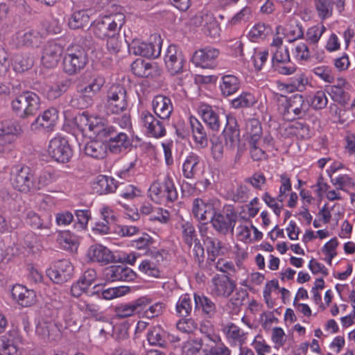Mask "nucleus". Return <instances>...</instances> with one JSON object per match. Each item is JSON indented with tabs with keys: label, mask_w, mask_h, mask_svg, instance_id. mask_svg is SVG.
<instances>
[{
	"label": "nucleus",
	"mask_w": 355,
	"mask_h": 355,
	"mask_svg": "<svg viewBox=\"0 0 355 355\" xmlns=\"http://www.w3.org/2000/svg\"><path fill=\"white\" fill-rule=\"evenodd\" d=\"M86 125L93 135L108 142L109 149L113 153H120L131 146L127 132L121 131L116 127L109 126L101 119L89 118Z\"/></svg>",
	"instance_id": "obj_1"
},
{
	"label": "nucleus",
	"mask_w": 355,
	"mask_h": 355,
	"mask_svg": "<svg viewBox=\"0 0 355 355\" xmlns=\"http://www.w3.org/2000/svg\"><path fill=\"white\" fill-rule=\"evenodd\" d=\"M124 22L125 15L117 10L115 13L110 12L94 21L92 25V31L100 39L116 36L119 34Z\"/></svg>",
	"instance_id": "obj_2"
},
{
	"label": "nucleus",
	"mask_w": 355,
	"mask_h": 355,
	"mask_svg": "<svg viewBox=\"0 0 355 355\" xmlns=\"http://www.w3.org/2000/svg\"><path fill=\"white\" fill-rule=\"evenodd\" d=\"M149 195L159 204L174 202L178 196L173 181L168 175L155 181L149 188Z\"/></svg>",
	"instance_id": "obj_3"
},
{
	"label": "nucleus",
	"mask_w": 355,
	"mask_h": 355,
	"mask_svg": "<svg viewBox=\"0 0 355 355\" xmlns=\"http://www.w3.org/2000/svg\"><path fill=\"white\" fill-rule=\"evenodd\" d=\"M12 111L20 118L34 115L40 109V97L34 92H25L11 102Z\"/></svg>",
	"instance_id": "obj_4"
},
{
	"label": "nucleus",
	"mask_w": 355,
	"mask_h": 355,
	"mask_svg": "<svg viewBox=\"0 0 355 355\" xmlns=\"http://www.w3.org/2000/svg\"><path fill=\"white\" fill-rule=\"evenodd\" d=\"M88 59L86 51L80 46L68 48L63 58V69L69 75H73L83 69Z\"/></svg>",
	"instance_id": "obj_5"
},
{
	"label": "nucleus",
	"mask_w": 355,
	"mask_h": 355,
	"mask_svg": "<svg viewBox=\"0 0 355 355\" xmlns=\"http://www.w3.org/2000/svg\"><path fill=\"white\" fill-rule=\"evenodd\" d=\"M128 107L127 93L125 87L119 84L110 87L106 94L105 107L112 114H120Z\"/></svg>",
	"instance_id": "obj_6"
},
{
	"label": "nucleus",
	"mask_w": 355,
	"mask_h": 355,
	"mask_svg": "<svg viewBox=\"0 0 355 355\" xmlns=\"http://www.w3.org/2000/svg\"><path fill=\"white\" fill-rule=\"evenodd\" d=\"M139 122L145 133L156 139L162 138L166 135L164 124L166 121L157 118L148 110H142L139 113Z\"/></svg>",
	"instance_id": "obj_7"
},
{
	"label": "nucleus",
	"mask_w": 355,
	"mask_h": 355,
	"mask_svg": "<svg viewBox=\"0 0 355 355\" xmlns=\"http://www.w3.org/2000/svg\"><path fill=\"white\" fill-rule=\"evenodd\" d=\"M237 216L231 206L224 207L218 212L214 213L211 218L213 227L219 233L226 235L229 232L233 233L236 225Z\"/></svg>",
	"instance_id": "obj_8"
},
{
	"label": "nucleus",
	"mask_w": 355,
	"mask_h": 355,
	"mask_svg": "<svg viewBox=\"0 0 355 355\" xmlns=\"http://www.w3.org/2000/svg\"><path fill=\"white\" fill-rule=\"evenodd\" d=\"M282 107L284 109L283 116L288 121H293L296 118L304 116L308 110L303 96L300 94H295L286 99L285 103L282 104Z\"/></svg>",
	"instance_id": "obj_9"
},
{
	"label": "nucleus",
	"mask_w": 355,
	"mask_h": 355,
	"mask_svg": "<svg viewBox=\"0 0 355 355\" xmlns=\"http://www.w3.org/2000/svg\"><path fill=\"white\" fill-rule=\"evenodd\" d=\"M186 62L182 51L175 45H170L164 55V63L171 75L175 76L183 71Z\"/></svg>",
	"instance_id": "obj_10"
},
{
	"label": "nucleus",
	"mask_w": 355,
	"mask_h": 355,
	"mask_svg": "<svg viewBox=\"0 0 355 355\" xmlns=\"http://www.w3.org/2000/svg\"><path fill=\"white\" fill-rule=\"evenodd\" d=\"M150 257L144 259L139 266V270L150 277H159L160 270L159 263L164 261L167 255L165 250H148Z\"/></svg>",
	"instance_id": "obj_11"
},
{
	"label": "nucleus",
	"mask_w": 355,
	"mask_h": 355,
	"mask_svg": "<svg viewBox=\"0 0 355 355\" xmlns=\"http://www.w3.org/2000/svg\"><path fill=\"white\" fill-rule=\"evenodd\" d=\"M49 155L58 162L65 163L69 161L72 156V150L68 141L63 137H54L48 147Z\"/></svg>",
	"instance_id": "obj_12"
},
{
	"label": "nucleus",
	"mask_w": 355,
	"mask_h": 355,
	"mask_svg": "<svg viewBox=\"0 0 355 355\" xmlns=\"http://www.w3.org/2000/svg\"><path fill=\"white\" fill-rule=\"evenodd\" d=\"M12 184L21 192L28 193L35 191L34 174L27 166L21 167L13 173Z\"/></svg>",
	"instance_id": "obj_13"
},
{
	"label": "nucleus",
	"mask_w": 355,
	"mask_h": 355,
	"mask_svg": "<svg viewBox=\"0 0 355 355\" xmlns=\"http://www.w3.org/2000/svg\"><path fill=\"white\" fill-rule=\"evenodd\" d=\"M225 146L227 150L233 151L240 143V129L236 118L232 115L226 116V124L223 131Z\"/></svg>",
	"instance_id": "obj_14"
},
{
	"label": "nucleus",
	"mask_w": 355,
	"mask_h": 355,
	"mask_svg": "<svg viewBox=\"0 0 355 355\" xmlns=\"http://www.w3.org/2000/svg\"><path fill=\"white\" fill-rule=\"evenodd\" d=\"M191 22L196 26H202L205 34L216 38L220 35V28L214 15L210 12H202L195 15Z\"/></svg>",
	"instance_id": "obj_15"
},
{
	"label": "nucleus",
	"mask_w": 355,
	"mask_h": 355,
	"mask_svg": "<svg viewBox=\"0 0 355 355\" xmlns=\"http://www.w3.org/2000/svg\"><path fill=\"white\" fill-rule=\"evenodd\" d=\"M21 128L13 122L6 121L0 128V157L12 150L13 135L20 132Z\"/></svg>",
	"instance_id": "obj_16"
},
{
	"label": "nucleus",
	"mask_w": 355,
	"mask_h": 355,
	"mask_svg": "<svg viewBox=\"0 0 355 355\" xmlns=\"http://www.w3.org/2000/svg\"><path fill=\"white\" fill-rule=\"evenodd\" d=\"M227 343L230 347H242L247 343L248 332L245 331L234 322H227L222 328Z\"/></svg>",
	"instance_id": "obj_17"
},
{
	"label": "nucleus",
	"mask_w": 355,
	"mask_h": 355,
	"mask_svg": "<svg viewBox=\"0 0 355 355\" xmlns=\"http://www.w3.org/2000/svg\"><path fill=\"white\" fill-rule=\"evenodd\" d=\"M42 35L33 28H26L17 31L12 37V44L17 49L33 47L41 42Z\"/></svg>",
	"instance_id": "obj_18"
},
{
	"label": "nucleus",
	"mask_w": 355,
	"mask_h": 355,
	"mask_svg": "<svg viewBox=\"0 0 355 355\" xmlns=\"http://www.w3.org/2000/svg\"><path fill=\"white\" fill-rule=\"evenodd\" d=\"M236 284L227 275H216L211 279V294L216 297H227L234 291Z\"/></svg>",
	"instance_id": "obj_19"
},
{
	"label": "nucleus",
	"mask_w": 355,
	"mask_h": 355,
	"mask_svg": "<svg viewBox=\"0 0 355 355\" xmlns=\"http://www.w3.org/2000/svg\"><path fill=\"white\" fill-rule=\"evenodd\" d=\"M151 106L156 116L163 121H168L173 112L171 99L164 95L159 94L154 96Z\"/></svg>",
	"instance_id": "obj_20"
},
{
	"label": "nucleus",
	"mask_w": 355,
	"mask_h": 355,
	"mask_svg": "<svg viewBox=\"0 0 355 355\" xmlns=\"http://www.w3.org/2000/svg\"><path fill=\"white\" fill-rule=\"evenodd\" d=\"M58 119V110L53 107L49 108L35 119L31 125V129L33 131H40L42 130L47 132L51 131Z\"/></svg>",
	"instance_id": "obj_21"
},
{
	"label": "nucleus",
	"mask_w": 355,
	"mask_h": 355,
	"mask_svg": "<svg viewBox=\"0 0 355 355\" xmlns=\"http://www.w3.org/2000/svg\"><path fill=\"white\" fill-rule=\"evenodd\" d=\"M73 266L71 263L67 259H63L56 262L53 268L47 270L46 273L53 282L62 284L71 278Z\"/></svg>",
	"instance_id": "obj_22"
},
{
	"label": "nucleus",
	"mask_w": 355,
	"mask_h": 355,
	"mask_svg": "<svg viewBox=\"0 0 355 355\" xmlns=\"http://www.w3.org/2000/svg\"><path fill=\"white\" fill-rule=\"evenodd\" d=\"M219 55L217 49L205 47L196 51L193 55V62L196 66L212 69L216 66V60Z\"/></svg>",
	"instance_id": "obj_23"
},
{
	"label": "nucleus",
	"mask_w": 355,
	"mask_h": 355,
	"mask_svg": "<svg viewBox=\"0 0 355 355\" xmlns=\"http://www.w3.org/2000/svg\"><path fill=\"white\" fill-rule=\"evenodd\" d=\"M198 112L207 127L213 132H219L221 128V121L219 113L212 106L201 103L198 107Z\"/></svg>",
	"instance_id": "obj_24"
},
{
	"label": "nucleus",
	"mask_w": 355,
	"mask_h": 355,
	"mask_svg": "<svg viewBox=\"0 0 355 355\" xmlns=\"http://www.w3.org/2000/svg\"><path fill=\"white\" fill-rule=\"evenodd\" d=\"M104 277L110 282H130L136 277L135 272L124 265H114L104 270Z\"/></svg>",
	"instance_id": "obj_25"
},
{
	"label": "nucleus",
	"mask_w": 355,
	"mask_h": 355,
	"mask_svg": "<svg viewBox=\"0 0 355 355\" xmlns=\"http://www.w3.org/2000/svg\"><path fill=\"white\" fill-rule=\"evenodd\" d=\"M203 168L201 157L196 153L191 152L185 157L182 164V173L184 178L192 179L196 177Z\"/></svg>",
	"instance_id": "obj_26"
},
{
	"label": "nucleus",
	"mask_w": 355,
	"mask_h": 355,
	"mask_svg": "<svg viewBox=\"0 0 355 355\" xmlns=\"http://www.w3.org/2000/svg\"><path fill=\"white\" fill-rule=\"evenodd\" d=\"M204 243L206 246L208 255L207 266H209V270H211L212 263H214L218 257L225 254L226 248L224 244L215 236H207L204 240Z\"/></svg>",
	"instance_id": "obj_27"
},
{
	"label": "nucleus",
	"mask_w": 355,
	"mask_h": 355,
	"mask_svg": "<svg viewBox=\"0 0 355 355\" xmlns=\"http://www.w3.org/2000/svg\"><path fill=\"white\" fill-rule=\"evenodd\" d=\"M130 50L135 55L146 58H157L161 53V44L159 42L146 43L140 41H133L130 46Z\"/></svg>",
	"instance_id": "obj_28"
},
{
	"label": "nucleus",
	"mask_w": 355,
	"mask_h": 355,
	"mask_svg": "<svg viewBox=\"0 0 355 355\" xmlns=\"http://www.w3.org/2000/svg\"><path fill=\"white\" fill-rule=\"evenodd\" d=\"M87 257L89 261L101 265H107L114 259L112 252L101 244L92 245L87 250Z\"/></svg>",
	"instance_id": "obj_29"
},
{
	"label": "nucleus",
	"mask_w": 355,
	"mask_h": 355,
	"mask_svg": "<svg viewBox=\"0 0 355 355\" xmlns=\"http://www.w3.org/2000/svg\"><path fill=\"white\" fill-rule=\"evenodd\" d=\"M11 295L21 306H30L35 302L36 294L33 290L28 289L26 287L21 285H15L11 291Z\"/></svg>",
	"instance_id": "obj_30"
},
{
	"label": "nucleus",
	"mask_w": 355,
	"mask_h": 355,
	"mask_svg": "<svg viewBox=\"0 0 355 355\" xmlns=\"http://www.w3.org/2000/svg\"><path fill=\"white\" fill-rule=\"evenodd\" d=\"M25 221L33 229L47 232V236H51L53 234L51 231L52 223L51 216L42 218L35 211H28L26 213Z\"/></svg>",
	"instance_id": "obj_31"
},
{
	"label": "nucleus",
	"mask_w": 355,
	"mask_h": 355,
	"mask_svg": "<svg viewBox=\"0 0 355 355\" xmlns=\"http://www.w3.org/2000/svg\"><path fill=\"white\" fill-rule=\"evenodd\" d=\"M0 355H21L16 332L10 331L0 336Z\"/></svg>",
	"instance_id": "obj_32"
},
{
	"label": "nucleus",
	"mask_w": 355,
	"mask_h": 355,
	"mask_svg": "<svg viewBox=\"0 0 355 355\" xmlns=\"http://www.w3.org/2000/svg\"><path fill=\"white\" fill-rule=\"evenodd\" d=\"M195 310L201 311L203 317L213 318L216 315L217 308L215 303L204 295L194 294Z\"/></svg>",
	"instance_id": "obj_33"
},
{
	"label": "nucleus",
	"mask_w": 355,
	"mask_h": 355,
	"mask_svg": "<svg viewBox=\"0 0 355 355\" xmlns=\"http://www.w3.org/2000/svg\"><path fill=\"white\" fill-rule=\"evenodd\" d=\"M192 213L198 220L205 222L211 220L214 214V208L212 204L196 198L193 201Z\"/></svg>",
	"instance_id": "obj_34"
},
{
	"label": "nucleus",
	"mask_w": 355,
	"mask_h": 355,
	"mask_svg": "<svg viewBox=\"0 0 355 355\" xmlns=\"http://www.w3.org/2000/svg\"><path fill=\"white\" fill-rule=\"evenodd\" d=\"M36 334L48 341H55L60 336V332L56 324L52 321L42 320L38 322Z\"/></svg>",
	"instance_id": "obj_35"
},
{
	"label": "nucleus",
	"mask_w": 355,
	"mask_h": 355,
	"mask_svg": "<svg viewBox=\"0 0 355 355\" xmlns=\"http://www.w3.org/2000/svg\"><path fill=\"white\" fill-rule=\"evenodd\" d=\"M192 137L196 146L205 148L208 146V137L203 125L194 116L190 117Z\"/></svg>",
	"instance_id": "obj_36"
},
{
	"label": "nucleus",
	"mask_w": 355,
	"mask_h": 355,
	"mask_svg": "<svg viewBox=\"0 0 355 355\" xmlns=\"http://www.w3.org/2000/svg\"><path fill=\"white\" fill-rule=\"evenodd\" d=\"M69 105L76 109H85L94 103V96L89 92L84 90V87H78L69 101Z\"/></svg>",
	"instance_id": "obj_37"
},
{
	"label": "nucleus",
	"mask_w": 355,
	"mask_h": 355,
	"mask_svg": "<svg viewBox=\"0 0 355 355\" xmlns=\"http://www.w3.org/2000/svg\"><path fill=\"white\" fill-rule=\"evenodd\" d=\"M62 48L55 43H49L44 49L42 62L48 68L57 65L62 54Z\"/></svg>",
	"instance_id": "obj_38"
},
{
	"label": "nucleus",
	"mask_w": 355,
	"mask_h": 355,
	"mask_svg": "<svg viewBox=\"0 0 355 355\" xmlns=\"http://www.w3.org/2000/svg\"><path fill=\"white\" fill-rule=\"evenodd\" d=\"M116 188L115 180L106 175H98L94 183V190L99 195L114 193Z\"/></svg>",
	"instance_id": "obj_39"
},
{
	"label": "nucleus",
	"mask_w": 355,
	"mask_h": 355,
	"mask_svg": "<svg viewBox=\"0 0 355 355\" xmlns=\"http://www.w3.org/2000/svg\"><path fill=\"white\" fill-rule=\"evenodd\" d=\"M240 79L232 74L225 75L221 78L220 89L224 96H229L235 94L240 89Z\"/></svg>",
	"instance_id": "obj_40"
},
{
	"label": "nucleus",
	"mask_w": 355,
	"mask_h": 355,
	"mask_svg": "<svg viewBox=\"0 0 355 355\" xmlns=\"http://www.w3.org/2000/svg\"><path fill=\"white\" fill-rule=\"evenodd\" d=\"M85 153L95 159H103L107 153V145L103 141L94 139L87 142L84 148Z\"/></svg>",
	"instance_id": "obj_41"
},
{
	"label": "nucleus",
	"mask_w": 355,
	"mask_h": 355,
	"mask_svg": "<svg viewBox=\"0 0 355 355\" xmlns=\"http://www.w3.org/2000/svg\"><path fill=\"white\" fill-rule=\"evenodd\" d=\"M168 335L159 325L152 327L147 334V340L150 345L165 347Z\"/></svg>",
	"instance_id": "obj_42"
},
{
	"label": "nucleus",
	"mask_w": 355,
	"mask_h": 355,
	"mask_svg": "<svg viewBox=\"0 0 355 355\" xmlns=\"http://www.w3.org/2000/svg\"><path fill=\"white\" fill-rule=\"evenodd\" d=\"M333 0H313V6L321 21L330 18L334 12Z\"/></svg>",
	"instance_id": "obj_43"
},
{
	"label": "nucleus",
	"mask_w": 355,
	"mask_h": 355,
	"mask_svg": "<svg viewBox=\"0 0 355 355\" xmlns=\"http://www.w3.org/2000/svg\"><path fill=\"white\" fill-rule=\"evenodd\" d=\"M68 24L71 29L83 28L88 26L89 24V10H80L73 12Z\"/></svg>",
	"instance_id": "obj_44"
},
{
	"label": "nucleus",
	"mask_w": 355,
	"mask_h": 355,
	"mask_svg": "<svg viewBox=\"0 0 355 355\" xmlns=\"http://www.w3.org/2000/svg\"><path fill=\"white\" fill-rule=\"evenodd\" d=\"M72 81L65 78L51 86L46 91V96L49 100H55L65 93L71 86Z\"/></svg>",
	"instance_id": "obj_45"
},
{
	"label": "nucleus",
	"mask_w": 355,
	"mask_h": 355,
	"mask_svg": "<svg viewBox=\"0 0 355 355\" xmlns=\"http://www.w3.org/2000/svg\"><path fill=\"white\" fill-rule=\"evenodd\" d=\"M287 130L290 135L296 136L302 139H309L311 136V130L309 125L305 123L295 122L288 127Z\"/></svg>",
	"instance_id": "obj_46"
},
{
	"label": "nucleus",
	"mask_w": 355,
	"mask_h": 355,
	"mask_svg": "<svg viewBox=\"0 0 355 355\" xmlns=\"http://www.w3.org/2000/svg\"><path fill=\"white\" fill-rule=\"evenodd\" d=\"M192 299L189 294L181 295L176 303L175 310L180 317L189 315L192 311Z\"/></svg>",
	"instance_id": "obj_47"
},
{
	"label": "nucleus",
	"mask_w": 355,
	"mask_h": 355,
	"mask_svg": "<svg viewBox=\"0 0 355 355\" xmlns=\"http://www.w3.org/2000/svg\"><path fill=\"white\" fill-rule=\"evenodd\" d=\"M181 234L184 242L190 248L194 242L199 240L195 227L190 222H184L181 224Z\"/></svg>",
	"instance_id": "obj_48"
},
{
	"label": "nucleus",
	"mask_w": 355,
	"mask_h": 355,
	"mask_svg": "<svg viewBox=\"0 0 355 355\" xmlns=\"http://www.w3.org/2000/svg\"><path fill=\"white\" fill-rule=\"evenodd\" d=\"M79 311L89 317H98L100 314V306L89 300L80 299L76 302Z\"/></svg>",
	"instance_id": "obj_49"
},
{
	"label": "nucleus",
	"mask_w": 355,
	"mask_h": 355,
	"mask_svg": "<svg viewBox=\"0 0 355 355\" xmlns=\"http://www.w3.org/2000/svg\"><path fill=\"white\" fill-rule=\"evenodd\" d=\"M245 129L249 137V141H260L262 129L261 123L257 119H250L248 120Z\"/></svg>",
	"instance_id": "obj_50"
},
{
	"label": "nucleus",
	"mask_w": 355,
	"mask_h": 355,
	"mask_svg": "<svg viewBox=\"0 0 355 355\" xmlns=\"http://www.w3.org/2000/svg\"><path fill=\"white\" fill-rule=\"evenodd\" d=\"M257 103L255 96L250 92H243L239 96L232 101V106L235 109L249 107Z\"/></svg>",
	"instance_id": "obj_51"
},
{
	"label": "nucleus",
	"mask_w": 355,
	"mask_h": 355,
	"mask_svg": "<svg viewBox=\"0 0 355 355\" xmlns=\"http://www.w3.org/2000/svg\"><path fill=\"white\" fill-rule=\"evenodd\" d=\"M33 64L32 58L27 55L17 54L13 57V69L17 72L21 73L29 69Z\"/></svg>",
	"instance_id": "obj_52"
},
{
	"label": "nucleus",
	"mask_w": 355,
	"mask_h": 355,
	"mask_svg": "<svg viewBox=\"0 0 355 355\" xmlns=\"http://www.w3.org/2000/svg\"><path fill=\"white\" fill-rule=\"evenodd\" d=\"M202 340L193 338L183 343L182 346V355H197L202 347Z\"/></svg>",
	"instance_id": "obj_53"
},
{
	"label": "nucleus",
	"mask_w": 355,
	"mask_h": 355,
	"mask_svg": "<svg viewBox=\"0 0 355 355\" xmlns=\"http://www.w3.org/2000/svg\"><path fill=\"white\" fill-rule=\"evenodd\" d=\"M60 177L57 172H42L37 178H35V191L55 182Z\"/></svg>",
	"instance_id": "obj_54"
},
{
	"label": "nucleus",
	"mask_w": 355,
	"mask_h": 355,
	"mask_svg": "<svg viewBox=\"0 0 355 355\" xmlns=\"http://www.w3.org/2000/svg\"><path fill=\"white\" fill-rule=\"evenodd\" d=\"M330 181L336 190L346 191L347 189L353 188L355 185L353 179L346 174L336 177L331 175Z\"/></svg>",
	"instance_id": "obj_55"
},
{
	"label": "nucleus",
	"mask_w": 355,
	"mask_h": 355,
	"mask_svg": "<svg viewBox=\"0 0 355 355\" xmlns=\"http://www.w3.org/2000/svg\"><path fill=\"white\" fill-rule=\"evenodd\" d=\"M270 31V27L266 26L264 24L258 23L251 28L248 37L251 41L258 42L259 40L264 39Z\"/></svg>",
	"instance_id": "obj_56"
},
{
	"label": "nucleus",
	"mask_w": 355,
	"mask_h": 355,
	"mask_svg": "<svg viewBox=\"0 0 355 355\" xmlns=\"http://www.w3.org/2000/svg\"><path fill=\"white\" fill-rule=\"evenodd\" d=\"M325 31L326 27L323 24L313 26L306 31V40L310 44H316Z\"/></svg>",
	"instance_id": "obj_57"
},
{
	"label": "nucleus",
	"mask_w": 355,
	"mask_h": 355,
	"mask_svg": "<svg viewBox=\"0 0 355 355\" xmlns=\"http://www.w3.org/2000/svg\"><path fill=\"white\" fill-rule=\"evenodd\" d=\"M328 92L334 101L340 103L342 105H347L349 101V94L345 92L343 89L339 86H331Z\"/></svg>",
	"instance_id": "obj_58"
},
{
	"label": "nucleus",
	"mask_w": 355,
	"mask_h": 355,
	"mask_svg": "<svg viewBox=\"0 0 355 355\" xmlns=\"http://www.w3.org/2000/svg\"><path fill=\"white\" fill-rule=\"evenodd\" d=\"M57 240L65 249L72 250L73 248L77 247V238L69 231L60 232Z\"/></svg>",
	"instance_id": "obj_59"
},
{
	"label": "nucleus",
	"mask_w": 355,
	"mask_h": 355,
	"mask_svg": "<svg viewBox=\"0 0 355 355\" xmlns=\"http://www.w3.org/2000/svg\"><path fill=\"white\" fill-rule=\"evenodd\" d=\"M214 267L217 270L225 273L229 277L233 276L236 272L234 264L232 261H228L224 259H218L212 263L211 268Z\"/></svg>",
	"instance_id": "obj_60"
},
{
	"label": "nucleus",
	"mask_w": 355,
	"mask_h": 355,
	"mask_svg": "<svg viewBox=\"0 0 355 355\" xmlns=\"http://www.w3.org/2000/svg\"><path fill=\"white\" fill-rule=\"evenodd\" d=\"M311 106L315 110H321L324 108L328 103L325 92L322 90L317 91L313 95L309 96Z\"/></svg>",
	"instance_id": "obj_61"
},
{
	"label": "nucleus",
	"mask_w": 355,
	"mask_h": 355,
	"mask_svg": "<svg viewBox=\"0 0 355 355\" xmlns=\"http://www.w3.org/2000/svg\"><path fill=\"white\" fill-rule=\"evenodd\" d=\"M311 71L321 80L327 83H332L334 81V76L331 69L326 65L315 67Z\"/></svg>",
	"instance_id": "obj_62"
},
{
	"label": "nucleus",
	"mask_w": 355,
	"mask_h": 355,
	"mask_svg": "<svg viewBox=\"0 0 355 355\" xmlns=\"http://www.w3.org/2000/svg\"><path fill=\"white\" fill-rule=\"evenodd\" d=\"M194 246L192 250L193 257L194 258L195 262L198 264V266L204 270H209V267L207 266V263L206 262L204 264L205 259V250L202 245L200 244V241H197L193 243Z\"/></svg>",
	"instance_id": "obj_63"
},
{
	"label": "nucleus",
	"mask_w": 355,
	"mask_h": 355,
	"mask_svg": "<svg viewBox=\"0 0 355 355\" xmlns=\"http://www.w3.org/2000/svg\"><path fill=\"white\" fill-rule=\"evenodd\" d=\"M105 83V78L101 75L94 76L91 83L84 87L85 92H89L93 96L99 93Z\"/></svg>",
	"instance_id": "obj_64"
}]
</instances>
